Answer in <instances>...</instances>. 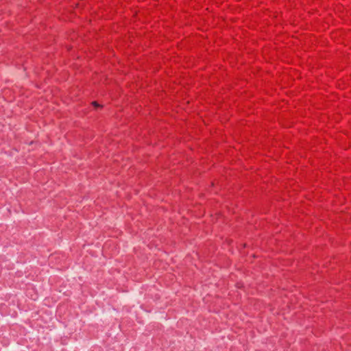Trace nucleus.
<instances>
[{
    "instance_id": "1",
    "label": "nucleus",
    "mask_w": 351,
    "mask_h": 351,
    "mask_svg": "<svg viewBox=\"0 0 351 351\" xmlns=\"http://www.w3.org/2000/svg\"><path fill=\"white\" fill-rule=\"evenodd\" d=\"M92 104H93L94 106H95V107H98V106H99V105L96 101H93V102L92 103Z\"/></svg>"
}]
</instances>
